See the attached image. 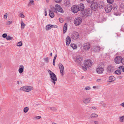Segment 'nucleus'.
I'll return each mask as SVG.
<instances>
[{"label":"nucleus","instance_id":"f257e3e1","mask_svg":"<svg viewBox=\"0 0 124 124\" xmlns=\"http://www.w3.org/2000/svg\"><path fill=\"white\" fill-rule=\"evenodd\" d=\"M47 71L50 75V77L51 79V82L54 83V85L56 83L55 81L57 80L56 76L54 73L50 70H48Z\"/></svg>","mask_w":124,"mask_h":124},{"label":"nucleus","instance_id":"f03ea898","mask_svg":"<svg viewBox=\"0 0 124 124\" xmlns=\"http://www.w3.org/2000/svg\"><path fill=\"white\" fill-rule=\"evenodd\" d=\"M92 13V9L89 8L85 9L84 10L83 14L85 16L89 17L91 15Z\"/></svg>","mask_w":124,"mask_h":124},{"label":"nucleus","instance_id":"7ed1b4c3","mask_svg":"<svg viewBox=\"0 0 124 124\" xmlns=\"http://www.w3.org/2000/svg\"><path fill=\"white\" fill-rule=\"evenodd\" d=\"M83 57L82 56L78 55L74 57V60L75 62L77 63H80L83 60Z\"/></svg>","mask_w":124,"mask_h":124},{"label":"nucleus","instance_id":"20e7f679","mask_svg":"<svg viewBox=\"0 0 124 124\" xmlns=\"http://www.w3.org/2000/svg\"><path fill=\"white\" fill-rule=\"evenodd\" d=\"M33 89V88L31 86H26L21 87L20 90L26 92H29L32 90Z\"/></svg>","mask_w":124,"mask_h":124},{"label":"nucleus","instance_id":"39448f33","mask_svg":"<svg viewBox=\"0 0 124 124\" xmlns=\"http://www.w3.org/2000/svg\"><path fill=\"white\" fill-rule=\"evenodd\" d=\"M82 22V19L80 17H77L75 18L74 23V24L76 26H78Z\"/></svg>","mask_w":124,"mask_h":124},{"label":"nucleus","instance_id":"423d86ee","mask_svg":"<svg viewBox=\"0 0 124 124\" xmlns=\"http://www.w3.org/2000/svg\"><path fill=\"white\" fill-rule=\"evenodd\" d=\"M105 9L106 12H110L112 9V7L110 4H108L106 5L105 7Z\"/></svg>","mask_w":124,"mask_h":124},{"label":"nucleus","instance_id":"0eeeda50","mask_svg":"<svg viewBox=\"0 0 124 124\" xmlns=\"http://www.w3.org/2000/svg\"><path fill=\"white\" fill-rule=\"evenodd\" d=\"M92 62L90 60H87L84 61V65L86 67H89L92 65Z\"/></svg>","mask_w":124,"mask_h":124},{"label":"nucleus","instance_id":"6e6552de","mask_svg":"<svg viewBox=\"0 0 124 124\" xmlns=\"http://www.w3.org/2000/svg\"><path fill=\"white\" fill-rule=\"evenodd\" d=\"M79 37V34L78 32H75L71 35V38L74 40H75Z\"/></svg>","mask_w":124,"mask_h":124},{"label":"nucleus","instance_id":"1a4fd4ad","mask_svg":"<svg viewBox=\"0 0 124 124\" xmlns=\"http://www.w3.org/2000/svg\"><path fill=\"white\" fill-rule=\"evenodd\" d=\"M122 57L120 56H116L115 58V62L116 64H119L121 62Z\"/></svg>","mask_w":124,"mask_h":124},{"label":"nucleus","instance_id":"9d476101","mask_svg":"<svg viewBox=\"0 0 124 124\" xmlns=\"http://www.w3.org/2000/svg\"><path fill=\"white\" fill-rule=\"evenodd\" d=\"M84 49L85 50H88L90 49V44L88 43H85L83 45Z\"/></svg>","mask_w":124,"mask_h":124},{"label":"nucleus","instance_id":"9b49d317","mask_svg":"<svg viewBox=\"0 0 124 124\" xmlns=\"http://www.w3.org/2000/svg\"><path fill=\"white\" fill-rule=\"evenodd\" d=\"M71 9L72 12L74 13H76L79 11L78 6L77 5L73 6L71 7Z\"/></svg>","mask_w":124,"mask_h":124},{"label":"nucleus","instance_id":"f8f14e48","mask_svg":"<svg viewBox=\"0 0 124 124\" xmlns=\"http://www.w3.org/2000/svg\"><path fill=\"white\" fill-rule=\"evenodd\" d=\"M55 7L56 9L58 12L63 13V11L59 5L57 4L56 5Z\"/></svg>","mask_w":124,"mask_h":124},{"label":"nucleus","instance_id":"ddd939ff","mask_svg":"<svg viewBox=\"0 0 124 124\" xmlns=\"http://www.w3.org/2000/svg\"><path fill=\"white\" fill-rule=\"evenodd\" d=\"M60 71L61 74L63 75L64 74L63 72L64 71V67L63 65L61 63H60L59 65Z\"/></svg>","mask_w":124,"mask_h":124},{"label":"nucleus","instance_id":"4468645a","mask_svg":"<svg viewBox=\"0 0 124 124\" xmlns=\"http://www.w3.org/2000/svg\"><path fill=\"white\" fill-rule=\"evenodd\" d=\"M91 7L95 9H96L98 8V4L96 2H93L91 4Z\"/></svg>","mask_w":124,"mask_h":124},{"label":"nucleus","instance_id":"2eb2a0df","mask_svg":"<svg viewBox=\"0 0 124 124\" xmlns=\"http://www.w3.org/2000/svg\"><path fill=\"white\" fill-rule=\"evenodd\" d=\"M104 70L103 68L100 67H98L96 69V71L97 73L99 74L102 73Z\"/></svg>","mask_w":124,"mask_h":124},{"label":"nucleus","instance_id":"dca6fc26","mask_svg":"<svg viewBox=\"0 0 124 124\" xmlns=\"http://www.w3.org/2000/svg\"><path fill=\"white\" fill-rule=\"evenodd\" d=\"M101 48L99 46H94L92 48V50L95 52H99Z\"/></svg>","mask_w":124,"mask_h":124},{"label":"nucleus","instance_id":"f3484780","mask_svg":"<svg viewBox=\"0 0 124 124\" xmlns=\"http://www.w3.org/2000/svg\"><path fill=\"white\" fill-rule=\"evenodd\" d=\"M78 7L79 11H82L83 10L85 7L84 4L82 3L80 4Z\"/></svg>","mask_w":124,"mask_h":124},{"label":"nucleus","instance_id":"a211bd4d","mask_svg":"<svg viewBox=\"0 0 124 124\" xmlns=\"http://www.w3.org/2000/svg\"><path fill=\"white\" fill-rule=\"evenodd\" d=\"M83 102L85 104H87L89 102L90 99L89 98H85L83 99Z\"/></svg>","mask_w":124,"mask_h":124},{"label":"nucleus","instance_id":"6ab92c4d","mask_svg":"<svg viewBox=\"0 0 124 124\" xmlns=\"http://www.w3.org/2000/svg\"><path fill=\"white\" fill-rule=\"evenodd\" d=\"M24 69V67L23 65H20L19 66V68L18 70L20 74L22 73Z\"/></svg>","mask_w":124,"mask_h":124},{"label":"nucleus","instance_id":"aec40b11","mask_svg":"<svg viewBox=\"0 0 124 124\" xmlns=\"http://www.w3.org/2000/svg\"><path fill=\"white\" fill-rule=\"evenodd\" d=\"M71 42V39L69 37H67L66 40V44L67 46H68L70 43Z\"/></svg>","mask_w":124,"mask_h":124},{"label":"nucleus","instance_id":"412c9836","mask_svg":"<svg viewBox=\"0 0 124 124\" xmlns=\"http://www.w3.org/2000/svg\"><path fill=\"white\" fill-rule=\"evenodd\" d=\"M104 6V2H100L98 3V8L100 9L102 8Z\"/></svg>","mask_w":124,"mask_h":124},{"label":"nucleus","instance_id":"4be33fe9","mask_svg":"<svg viewBox=\"0 0 124 124\" xmlns=\"http://www.w3.org/2000/svg\"><path fill=\"white\" fill-rule=\"evenodd\" d=\"M64 4L67 7L69 6L70 5V3L69 0H65L64 1Z\"/></svg>","mask_w":124,"mask_h":124},{"label":"nucleus","instance_id":"5701e85b","mask_svg":"<svg viewBox=\"0 0 124 124\" xmlns=\"http://www.w3.org/2000/svg\"><path fill=\"white\" fill-rule=\"evenodd\" d=\"M115 79V78L113 76H111L109 78V79L108 80V82H110L113 81Z\"/></svg>","mask_w":124,"mask_h":124},{"label":"nucleus","instance_id":"b1692460","mask_svg":"<svg viewBox=\"0 0 124 124\" xmlns=\"http://www.w3.org/2000/svg\"><path fill=\"white\" fill-rule=\"evenodd\" d=\"M67 29V24L66 23L64 25L63 28V33L64 34L66 32Z\"/></svg>","mask_w":124,"mask_h":124},{"label":"nucleus","instance_id":"393cba45","mask_svg":"<svg viewBox=\"0 0 124 124\" xmlns=\"http://www.w3.org/2000/svg\"><path fill=\"white\" fill-rule=\"evenodd\" d=\"M49 16L52 18H53L54 16V15L52 11H51L50 10H49Z\"/></svg>","mask_w":124,"mask_h":124},{"label":"nucleus","instance_id":"a878e982","mask_svg":"<svg viewBox=\"0 0 124 124\" xmlns=\"http://www.w3.org/2000/svg\"><path fill=\"white\" fill-rule=\"evenodd\" d=\"M70 46L74 49H76L77 48V46L75 44H71Z\"/></svg>","mask_w":124,"mask_h":124},{"label":"nucleus","instance_id":"bb28decb","mask_svg":"<svg viewBox=\"0 0 124 124\" xmlns=\"http://www.w3.org/2000/svg\"><path fill=\"white\" fill-rule=\"evenodd\" d=\"M47 108L48 109H50L54 112L55 111L57 110L56 108L55 107H47Z\"/></svg>","mask_w":124,"mask_h":124},{"label":"nucleus","instance_id":"cd10ccee","mask_svg":"<svg viewBox=\"0 0 124 124\" xmlns=\"http://www.w3.org/2000/svg\"><path fill=\"white\" fill-rule=\"evenodd\" d=\"M112 71V69L111 66H108L107 68V71L108 72L110 73Z\"/></svg>","mask_w":124,"mask_h":124},{"label":"nucleus","instance_id":"c85d7f7f","mask_svg":"<svg viewBox=\"0 0 124 124\" xmlns=\"http://www.w3.org/2000/svg\"><path fill=\"white\" fill-rule=\"evenodd\" d=\"M52 28L51 25L48 24L47 25L46 27V30L48 31L49 29H51Z\"/></svg>","mask_w":124,"mask_h":124},{"label":"nucleus","instance_id":"c756f323","mask_svg":"<svg viewBox=\"0 0 124 124\" xmlns=\"http://www.w3.org/2000/svg\"><path fill=\"white\" fill-rule=\"evenodd\" d=\"M98 116V115L97 114L95 113L92 114L90 116L91 118H93L94 117H97Z\"/></svg>","mask_w":124,"mask_h":124},{"label":"nucleus","instance_id":"7c9ffc66","mask_svg":"<svg viewBox=\"0 0 124 124\" xmlns=\"http://www.w3.org/2000/svg\"><path fill=\"white\" fill-rule=\"evenodd\" d=\"M119 120L120 122H124V116L120 117L119 118Z\"/></svg>","mask_w":124,"mask_h":124},{"label":"nucleus","instance_id":"2f4dec72","mask_svg":"<svg viewBox=\"0 0 124 124\" xmlns=\"http://www.w3.org/2000/svg\"><path fill=\"white\" fill-rule=\"evenodd\" d=\"M57 56V54H56L54 56V58L53 61V65L54 66L55 65V61L56 58Z\"/></svg>","mask_w":124,"mask_h":124},{"label":"nucleus","instance_id":"473e14b6","mask_svg":"<svg viewBox=\"0 0 124 124\" xmlns=\"http://www.w3.org/2000/svg\"><path fill=\"white\" fill-rule=\"evenodd\" d=\"M121 72V70H118L115 71V73L116 74L119 75L120 74Z\"/></svg>","mask_w":124,"mask_h":124},{"label":"nucleus","instance_id":"72a5a7b5","mask_svg":"<svg viewBox=\"0 0 124 124\" xmlns=\"http://www.w3.org/2000/svg\"><path fill=\"white\" fill-rule=\"evenodd\" d=\"M25 26V24L23 23V22H21V28L22 29H23L24 28Z\"/></svg>","mask_w":124,"mask_h":124},{"label":"nucleus","instance_id":"f704fd0d","mask_svg":"<svg viewBox=\"0 0 124 124\" xmlns=\"http://www.w3.org/2000/svg\"><path fill=\"white\" fill-rule=\"evenodd\" d=\"M29 108L26 107L24 108L23 109V111L25 113H26L28 111Z\"/></svg>","mask_w":124,"mask_h":124},{"label":"nucleus","instance_id":"c9c22d12","mask_svg":"<svg viewBox=\"0 0 124 124\" xmlns=\"http://www.w3.org/2000/svg\"><path fill=\"white\" fill-rule=\"evenodd\" d=\"M117 5L116 4H114L113 10H116L117 9Z\"/></svg>","mask_w":124,"mask_h":124},{"label":"nucleus","instance_id":"e433bc0d","mask_svg":"<svg viewBox=\"0 0 124 124\" xmlns=\"http://www.w3.org/2000/svg\"><path fill=\"white\" fill-rule=\"evenodd\" d=\"M120 8L121 10L122 9L123 10L124 9V4H121L120 5Z\"/></svg>","mask_w":124,"mask_h":124},{"label":"nucleus","instance_id":"4c0bfd02","mask_svg":"<svg viewBox=\"0 0 124 124\" xmlns=\"http://www.w3.org/2000/svg\"><path fill=\"white\" fill-rule=\"evenodd\" d=\"M22 45V43L20 41L17 43V46H21Z\"/></svg>","mask_w":124,"mask_h":124},{"label":"nucleus","instance_id":"58836bf2","mask_svg":"<svg viewBox=\"0 0 124 124\" xmlns=\"http://www.w3.org/2000/svg\"><path fill=\"white\" fill-rule=\"evenodd\" d=\"M100 104L102 106L104 107H105L106 106V104L103 101L101 102Z\"/></svg>","mask_w":124,"mask_h":124},{"label":"nucleus","instance_id":"ea45409f","mask_svg":"<svg viewBox=\"0 0 124 124\" xmlns=\"http://www.w3.org/2000/svg\"><path fill=\"white\" fill-rule=\"evenodd\" d=\"M89 108L91 110L93 109L94 110H95L97 109V108L95 106H93Z\"/></svg>","mask_w":124,"mask_h":124},{"label":"nucleus","instance_id":"a19ab883","mask_svg":"<svg viewBox=\"0 0 124 124\" xmlns=\"http://www.w3.org/2000/svg\"><path fill=\"white\" fill-rule=\"evenodd\" d=\"M107 2L109 3L112 4L114 2V0H107Z\"/></svg>","mask_w":124,"mask_h":124},{"label":"nucleus","instance_id":"79ce46f5","mask_svg":"<svg viewBox=\"0 0 124 124\" xmlns=\"http://www.w3.org/2000/svg\"><path fill=\"white\" fill-rule=\"evenodd\" d=\"M88 68V67H86L84 66H82V69L84 71H85L87 70V68Z\"/></svg>","mask_w":124,"mask_h":124},{"label":"nucleus","instance_id":"37998d69","mask_svg":"<svg viewBox=\"0 0 124 124\" xmlns=\"http://www.w3.org/2000/svg\"><path fill=\"white\" fill-rule=\"evenodd\" d=\"M6 39L7 40H10L12 39V37H11L9 36H8L6 37Z\"/></svg>","mask_w":124,"mask_h":124},{"label":"nucleus","instance_id":"c03bdc74","mask_svg":"<svg viewBox=\"0 0 124 124\" xmlns=\"http://www.w3.org/2000/svg\"><path fill=\"white\" fill-rule=\"evenodd\" d=\"M44 61L46 62H48V57H46L45 58H44Z\"/></svg>","mask_w":124,"mask_h":124},{"label":"nucleus","instance_id":"a18cd8bd","mask_svg":"<svg viewBox=\"0 0 124 124\" xmlns=\"http://www.w3.org/2000/svg\"><path fill=\"white\" fill-rule=\"evenodd\" d=\"M91 89V87L90 86H87L85 87V89L86 90H89Z\"/></svg>","mask_w":124,"mask_h":124},{"label":"nucleus","instance_id":"49530a36","mask_svg":"<svg viewBox=\"0 0 124 124\" xmlns=\"http://www.w3.org/2000/svg\"><path fill=\"white\" fill-rule=\"evenodd\" d=\"M12 23V21H9L7 22L6 23L7 25H9L11 24Z\"/></svg>","mask_w":124,"mask_h":124},{"label":"nucleus","instance_id":"de8ad7c7","mask_svg":"<svg viewBox=\"0 0 124 124\" xmlns=\"http://www.w3.org/2000/svg\"><path fill=\"white\" fill-rule=\"evenodd\" d=\"M94 0H86L87 2L89 3H91Z\"/></svg>","mask_w":124,"mask_h":124},{"label":"nucleus","instance_id":"09e8293b","mask_svg":"<svg viewBox=\"0 0 124 124\" xmlns=\"http://www.w3.org/2000/svg\"><path fill=\"white\" fill-rule=\"evenodd\" d=\"M62 0H54L55 2L57 3H59L61 2Z\"/></svg>","mask_w":124,"mask_h":124},{"label":"nucleus","instance_id":"8fccbe9b","mask_svg":"<svg viewBox=\"0 0 124 124\" xmlns=\"http://www.w3.org/2000/svg\"><path fill=\"white\" fill-rule=\"evenodd\" d=\"M20 16L22 18H24L25 17V16L22 13H21L20 14Z\"/></svg>","mask_w":124,"mask_h":124},{"label":"nucleus","instance_id":"3c124183","mask_svg":"<svg viewBox=\"0 0 124 124\" xmlns=\"http://www.w3.org/2000/svg\"><path fill=\"white\" fill-rule=\"evenodd\" d=\"M51 25L52 28L53 27L57 28V26L55 25Z\"/></svg>","mask_w":124,"mask_h":124},{"label":"nucleus","instance_id":"603ef678","mask_svg":"<svg viewBox=\"0 0 124 124\" xmlns=\"http://www.w3.org/2000/svg\"><path fill=\"white\" fill-rule=\"evenodd\" d=\"M121 63L123 65H124V57L122 58Z\"/></svg>","mask_w":124,"mask_h":124},{"label":"nucleus","instance_id":"864d4df0","mask_svg":"<svg viewBox=\"0 0 124 124\" xmlns=\"http://www.w3.org/2000/svg\"><path fill=\"white\" fill-rule=\"evenodd\" d=\"M7 34L6 33L3 34L2 35V37H3L5 38L7 36Z\"/></svg>","mask_w":124,"mask_h":124},{"label":"nucleus","instance_id":"5fc2aeb1","mask_svg":"<svg viewBox=\"0 0 124 124\" xmlns=\"http://www.w3.org/2000/svg\"><path fill=\"white\" fill-rule=\"evenodd\" d=\"M59 20L61 23H62L63 22V20L62 18H59Z\"/></svg>","mask_w":124,"mask_h":124},{"label":"nucleus","instance_id":"6e6d98bb","mask_svg":"<svg viewBox=\"0 0 124 124\" xmlns=\"http://www.w3.org/2000/svg\"><path fill=\"white\" fill-rule=\"evenodd\" d=\"M7 15H8V14L7 13H6L5 14V15H4V17L6 19L7 18Z\"/></svg>","mask_w":124,"mask_h":124},{"label":"nucleus","instance_id":"4d7b16f0","mask_svg":"<svg viewBox=\"0 0 124 124\" xmlns=\"http://www.w3.org/2000/svg\"><path fill=\"white\" fill-rule=\"evenodd\" d=\"M114 14L116 16H117L118 15H119V14L118 13H117L116 12H114Z\"/></svg>","mask_w":124,"mask_h":124},{"label":"nucleus","instance_id":"13d9d810","mask_svg":"<svg viewBox=\"0 0 124 124\" xmlns=\"http://www.w3.org/2000/svg\"><path fill=\"white\" fill-rule=\"evenodd\" d=\"M123 66H121L119 67L118 68L120 70H122V68H123Z\"/></svg>","mask_w":124,"mask_h":124},{"label":"nucleus","instance_id":"bf43d9fd","mask_svg":"<svg viewBox=\"0 0 124 124\" xmlns=\"http://www.w3.org/2000/svg\"><path fill=\"white\" fill-rule=\"evenodd\" d=\"M120 105L121 106L124 107V102L120 104Z\"/></svg>","mask_w":124,"mask_h":124},{"label":"nucleus","instance_id":"052dcab7","mask_svg":"<svg viewBox=\"0 0 124 124\" xmlns=\"http://www.w3.org/2000/svg\"><path fill=\"white\" fill-rule=\"evenodd\" d=\"M30 3L31 4H34V1L33 0L30 1Z\"/></svg>","mask_w":124,"mask_h":124},{"label":"nucleus","instance_id":"680f3d73","mask_svg":"<svg viewBox=\"0 0 124 124\" xmlns=\"http://www.w3.org/2000/svg\"><path fill=\"white\" fill-rule=\"evenodd\" d=\"M94 122L95 124H99L98 122L97 121H95Z\"/></svg>","mask_w":124,"mask_h":124},{"label":"nucleus","instance_id":"e2e57ef3","mask_svg":"<svg viewBox=\"0 0 124 124\" xmlns=\"http://www.w3.org/2000/svg\"><path fill=\"white\" fill-rule=\"evenodd\" d=\"M41 116H37L36 117V118L38 119H39L41 118Z\"/></svg>","mask_w":124,"mask_h":124},{"label":"nucleus","instance_id":"0e129e2a","mask_svg":"<svg viewBox=\"0 0 124 124\" xmlns=\"http://www.w3.org/2000/svg\"><path fill=\"white\" fill-rule=\"evenodd\" d=\"M101 81V79H98L97 80V82H99Z\"/></svg>","mask_w":124,"mask_h":124},{"label":"nucleus","instance_id":"69168bd1","mask_svg":"<svg viewBox=\"0 0 124 124\" xmlns=\"http://www.w3.org/2000/svg\"><path fill=\"white\" fill-rule=\"evenodd\" d=\"M31 3H30V2H29L28 3V6H30V5H31Z\"/></svg>","mask_w":124,"mask_h":124},{"label":"nucleus","instance_id":"338daca9","mask_svg":"<svg viewBox=\"0 0 124 124\" xmlns=\"http://www.w3.org/2000/svg\"><path fill=\"white\" fill-rule=\"evenodd\" d=\"M47 15V13L46 12V11H45V16H46Z\"/></svg>","mask_w":124,"mask_h":124},{"label":"nucleus","instance_id":"774afa93","mask_svg":"<svg viewBox=\"0 0 124 124\" xmlns=\"http://www.w3.org/2000/svg\"><path fill=\"white\" fill-rule=\"evenodd\" d=\"M122 71L123 72H124V68H122Z\"/></svg>","mask_w":124,"mask_h":124}]
</instances>
